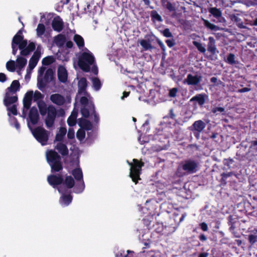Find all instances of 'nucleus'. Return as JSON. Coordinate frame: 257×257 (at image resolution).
Masks as SVG:
<instances>
[{
	"label": "nucleus",
	"mask_w": 257,
	"mask_h": 257,
	"mask_svg": "<svg viewBox=\"0 0 257 257\" xmlns=\"http://www.w3.org/2000/svg\"><path fill=\"white\" fill-rule=\"evenodd\" d=\"M127 162L131 167L129 176L131 178L132 181L137 184L139 181L141 179L140 175L142 174V168L145 164L142 160H139L137 159H134L131 163Z\"/></svg>",
	"instance_id": "1"
},
{
	"label": "nucleus",
	"mask_w": 257,
	"mask_h": 257,
	"mask_svg": "<svg viewBox=\"0 0 257 257\" xmlns=\"http://www.w3.org/2000/svg\"><path fill=\"white\" fill-rule=\"evenodd\" d=\"M94 60V57L91 53L84 52L78 57V65L82 70L88 72Z\"/></svg>",
	"instance_id": "2"
},
{
	"label": "nucleus",
	"mask_w": 257,
	"mask_h": 257,
	"mask_svg": "<svg viewBox=\"0 0 257 257\" xmlns=\"http://www.w3.org/2000/svg\"><path fill=\"white\" fill-rule=\"evenodd\" d=\"M36 140L42 146L47 145L49 140V132L42 126H38L32 131Z\"/></svg>",
	"instance_id": "3"
},
{
	"label": "nucleus",
	"mask_w": 257,
	"mask_h": 257,
	"mask_svg": "<svg viewBox=\"0 0 257 257\" xmlns=\"http://www.w3.org/2000/svg\"><path fill=\"white\" fill-rule=\"evenodd\" d=\"M18 47L20 50V55L23 56H27L35 50L36 44L30 41L28 44L27 40L23 38V40L21 42Z\"/></svg>",
	"instance_id": "4"
},
{
	"label": "nucleus",
	"mask_w": 257,
	"mask_h": 257,
	"mask_svg": "<svg viewBox=\"0 0 257 257\" xmlns=\"http://www.w3.org/2000/svg\"><path fill=\"white\" fill-rule=\"evenodd\" d=\"M46 114L45 123L47 127L50 128L54 125L57 116V111L54 105L50 104L48 105V110Z\"/></svg>",
	"instance_id": "5"
},
{
	"label": "nucleus",
	"mask_w": 257,
	"mask_h": 257,
	"mask_svg": "<svg viewBox=\"0 0 257 257\" xmlns=\"http://www.w3.org/2000/svg\"><path fill=\"white\" fill-rule=\"evenodd\" d=\"M58 191L62 194L59 199L60 204L63 207L68 206L72 202L73 199V196L71 194V191L63 189L62 187L58 188Z\"/></svg>",
	"instance_id": "6"
},
{
	"label": "nucleus",
	"mask_w": 257,
	"mask_h": 257,
	"mask_svg": "<svg viewBox=\"0 0 257 257\" xmlns=\"http://www.w3.org/2000/svg\"><path fill=\"white\" fill-rule=\"evenodd\" d=\"M198 163L192 160H187L184 161L182 166V169L185 171V174H193L197 171Z\"/></svg>",
	"instance_id": "7"
},
{
	"label": "nucleus",
	"mask_w": 257,
	"mask_h": 257,
	"mask_svg": "<svg viewBox=\"0 0 257 257\" xmlns=\"http://www.w3.org/2000/svg\"><path fill=\"white\" fill-rule=\"evenodd\" d=\"M155 85L154 89L150 90V101L153 105H155L161 102V93L160 92V85L157 84V82H154Z\"/></svg>",
	"instance_id": "8"
},
{
	"label": "nucleus",
	"mask_w": 257,
	"mask_h": 257,
	"mask_svg": "<svg viewBox=\"0 0 257 257\" xmlns=\"http://www.w3.org/2000/svg\"><path fill=\"white\" fill-rule=\"evenodd\" d=\"M202 80V76L200 74L196 73L195 75L188 74L186 79L184 80V83L189 85L198 86Z\"/></svg>",
	"instance_id": "9"
},
{
	"label": "nucleus",
	"mask_w": 257,
	"mask_h": 257,
	"mask_svg": "<svg viewBox=\"0 0 257 257\" xmlns=\"http://www.w3.org/2000/svg\"><path fill=\"white\" fill-rule=\"evenodd\" d=\"M47 181L50 185L53 188H59L58 186L62 184L63 182V177L62 175L51 174L47 177Z\"/></svg>",
	"instance_id": "10"
},
{
	"label": "nucleus",
	"mask_w": 257,
	"mask_h": 257,
	"mask_svg": "<svg viewBox=\"0 0 257 257\" xmlns=\"http://www.w3.org/2000/svg\"><path fill=\"white\" fill-rule=\"evenodd\" d=\"M41 50L39 49V46H38L29 62L28 67L30 70L33 69L36 67L41 57Z\"/></svg>",
	"instance_id": "11"
},
{
	"label": "nucleus",
	"mask_w": 257,
	"mask_h": 257,
	"mask_svg": "<svg viewBox=\"0 0 257 257\" xmlns=\"http://www.w3.org/2000/svg\"><path fill=\"white\" fill-rule=\"evenodd\" d=\"M46 159L49 164L61 161L60 156L54 150H50L46 153Z\"/></svg>",
	"instance_id": "12"
},
{
	"label": "nucleus",
	"mask_w": 257,
	"mask_h": 257,
	"mask_svg": "<svg viewBox=\"0 0 257 257\" xmlns=\"http://www.w3.org/2000/svg\"><path fill=\"white\" fill-rule=\"evenodd\" d=\"M208 12L210 13L217 20H212L215 23L223 22L224 20V18L222 17V12L221 10L215 7L210 8L208 9Z\"/></svg>",
	"instance_id": "13"
},
{
	"label": "nucleus",
	"mask_w": 257,
	"mask_h": 257,
	"mask_svg": "<svg viewBox=\"0 0 257 257\" xmlns=\"http://www.w3.org/2000/svg\"><path fill=\"white\" fill-rule=\"evenodd\" d=\"M52 27L54 31L60 32L64 28L62 19L59 16L55 17L52 21Z\"/></svg>",
	"instance_id": "14"
},
{
	"label": "nucleus",
	"mask_w": 257,
	"mask_h": 257,
	"mask_svg": "<svg viewBox=\"0 0 257 257\" xmlns=\"http://www.w3.org/2000/svg\"><path fill=\"white\" fill-rule=\"evenodd\" d=\"M29 118L33 125L38 123L39 119V115L36 107L33 106L31 108L29 113Z\"/></svg>",
	"instance_id": "15"
},
{
	"label": "nucleus",
	"mask_w": 257,
	"mask_h": 257,
	"mask_svg": "<svg viewBox=\"0 0 257 257\" xmlns=\"http://www.w3.org/2000/svg\"><path fill=\"white\" fill-rule=\"evenodd\" d=\"M57 76L60 82L62 83L67 82L68 79V73L64 66H59L57 71Z\"/></svg>",
	"instance_id": "16"
},
{
	"label": "nucleus",
	"mask_w": 257,
	"mask_h": 257,
	"mask_svg": "<svg viewBox=\"0 0 257 257\" xmlns=\"http://www.w3.org/2000/svg\"><path fill=\"white\" fill-rule=\"evenodd\" d=\"M151 241L148 239L144 242L145 247H143V250L139 253L140 257H156V252L153 250L147 251L145 250L147 247H149Z\"/></svg>",
	"instance_id": "17"
},
{
	"label": "nucleus",
	"mask_w": 257,
	"mask_h": 257,
	"mask_svg": "<svg viewBox=\"0 0 257 257\" xmlns=\"http://www.w3.org/2000/svg\"><path fill=\"white\" fill-rule=\"evenodd\" d=\"M50 99L53 103L58 106L63 105L65 102L64 97L59 93H55L51 95Z\"/></svg>",
	"instance_id": "18"
},
{
	"label": "nucleus",
	"mask_w": 257,
	"mask_h": 257,
	"mask_svg": "<svg viewBox=\"0 0 257 257\" xmlns=\"http://www.w3.org/2000/svg\"><path fill=\"white\" fill-rule=\"evenodd\" d=\"M87 81L85 77H81L78 82V93L79 94H87Z\"/></svg>",
	"instance_id": "19"
},
{
	"label": "nucleus",
	"mask_w": 257,
	"mask_h": 257,
	"mask_svg": "<svg viewBox=\"0 0 257 257\" xmlns=\"http://www.w3.org/2000/svg\"><path fill=\"white\" fill-rule=\"evenodd\" d=\"M206 126V124L201 120L195 121L192 125L193 127L192 131L197 132V134L195 135L196 137L199 136V133H201Z\"/></svg>",
	"instance_id": "20"
},
{
	"label": "nucleus",
	"mask_w": 257,
	"mask_h": 257,
	"mask_svg": "<svg viewBox=\"0 0 257 257\" xmlns=\"http://www.w3.org/2000/svg\"><path fill=\"white\" fill-rule=\"evenodd\" d=\"M33 91H29L25 95L23 98V107L26 109H29L31 105L33 99Z\"/></svg>",
	"instance_id": "21"
},
{
	"label": "nucleus",
	"mask_w": 257,
	"mask_h": 257,
	"mask_svg": "<svg viewBox=\"0 0 257 257\" xmlns=\"http://www.w3.org/2000/svg\"><path fill=\"white\" fill-rule=\"evenodd\" d=\"M215 44L216 42L214 38L212 37H209L208 38L207 50L213 55L219 53Z\"/></svg>",
	"instance_id": "22"
},
{
	"label": "nucleus",
	"mask_w": 257,
	"mask_h": 257,
	"mask_svg": "<svg viewBox=\"0 0 257 257\" xmlns=\"http://www.w3.org/2000/svg\"><path fill=\"white\" fill-rule=\"evenodd\" d=\"M162 5L170 12H173L172 17L176 16L175 4L172 3L171 0H162Z\"/></svg>",
	"instance_id": "23"
},
{
	"label": "nucleus",
	"mask_w": 257,
	"mask_h": 257,
	"mask_svg": "<svg viewBox=\"0 0 257 257\" xmlns=\"http://www.w3.org/2000/svg\"><path fill=\"white\" fill-rule=\"evenodd\" d=\"M18 96L17 95L10 96L9 92H6L4 99V103L7 107L9 106L11 104L16 102L18 101Z\"/></svg>",
	"instance_id": "24"
},
{
	"label": "nucleus",
	"mask_w": 257,
	"mask_h": 257,
	"mask_svg": "<svg viewBox=\"0 0 257 257\" xmlns=\"http://www.w3.org/2000/svg\"><path fill=\"white\" fill-rule=\"evenodd\" d=\"M86 118H80L78 119V125L81 128L86 131H90L92 129V124L91 122L85 119Z\"/></svg>",
	"instance_id": "25"
},
{
	"label": "nucleus",
	"mask_w": 257,
	"mask_h": 257,
	"mask_svg": "<svg viewBox=\"0 0 257 257\" xmlns=\"http://www.w3.org/2000/svg\"><path fill=\"white\" fill-rule=\"evenodd\" d=\"M62 184L65 187L63 189L68 191V189L73 188L75 186V181L71 176H66L65 179H63Z\"/></svg>",
	"instance_id": "26"
},
{
	"label": "nucleus",
	"mask_w": 257,
	"mask_h": 257,
	"mask_svg": "<svg viewBox=\"0 0 257 257\" xmlns=\"http://www.w3.org/2000/svg\"><path fill=\"white\" fill-rule=\"evenodd\" d=\"M150 35H147L145 37V39L140 40V44L141 46L145 50H148L152 48L151 41H150L149 37H151Z\"/></svg>",
	"instance_id": "27"
},
{
	"label": "nucleus",
	"mask_w": 257,
	"mask_h": 257,
	"mask_svg": "<svg viewBox=\"0 0 257 257\" xmlns=\"http://www.w3.org/2000/svg\"><path fill=\"white\" fill-rule=\"evenodd\" d=\"M56 149L63 156H66L69 154V150L67 146L62 143H58L56 147Z\"/></svg>",
	"instance_id": "28"
},
{
	"label": "nucleus",
	"mask_w": 257,
	"mask_h": 257,
	"mask_svg": "<svg viewBox=\"0 0 257 257\" xmlns=\"http://www.w3.org/2000/svg\"><path fill=\"white\" fill-rule=\"evenodd\" d=\"M205 94H199L191 98L190 101H196L200 106H202L205 102Z\"/></svg>",
	"instance_id": "29"
},
{
	"label": "nucleus",
	"mask_w": 257,
	"mask_h": 257,
	"mask_svg": "<svg viewBox=\"0 0 257 257\" xmlns=\"http://www.w3.org/2000/svg\"><path fill=\"white\" fill-rule=\"evenodd\" d=\"M37 105L41 115H45L48 110V106H47L46 103L43 100L39 101L37 102Z\"/></svg>",
	"instance_id": "30"
},
{
	"label": "nucleus",
	"mask_w": 257,
	"mask_h": 257,
	"mask_svg": "<svg viewBox=\"0 0 257 257\" xmlns=\"http://www.w3.org/2000/svg\"><path fill=\"white\" fill-rule=\"evenodd\" d=\"M20 87V84L19 81L18 80H15L12 82L10 86L7 88L6 92L15 93L19 89Z\"/></svg>",
	"instance_id": "31"
},
{
	"label": "nucleus",
	"mask_w": 257,
	"mask_h": 257,
	"mask_svg": "<svg viewBox=\"0 0 257 257\" xmlns=\"http://www.w3.org/2000/svg\"><path fill=\"white\" fill-rule=\"evenodd\" d=\"M71 174L74 176L77 182L83 180V173L81 168H77L74 169L72 171Z\"/></svg>",
	"instance_id": "32"
},
{
	"label": "nucleus",
	"mask_w": 257,
	"mask_h": 257,
	"mask_svg": "<svg viewBox=\"0 0 257 257\" xmlns=\"http://www.w3.org/2000/svg\"><path fill=\"white\" fill-rule=\"evenodd\" d=\"M51 167V171L52 173L58 172L62 170L63 166L61 163V161H59L57 162H54L49 164Z\"/></svg>",
	"instance_id": "33"
},
{
	"label": "nucleus",
	"mask_w": 257,
	"mask_h": 257,
	"mask_svg": "<svg viewBox=\"0 0 257 257\" xmlns=\"http://www.w3.org/2000/svg\"><path fill=\"white\" fill-rule=\"evenodd\" d=\"M85 188V184L83 180L77 182L76 185L74 187L73 192L75 193H82Z\"/></svg>",
	"instance_id": "34"
},
{
	"label": "nucleus",
	"mask_w": 257,
	"mask_h": 257,
	"mask_svg": "<svg viewBox=\"0 0 257 257\" xmlns=\"http://www.w3.org/2000/svg\"><path fill=\"white\" fill-rule=\"evenodd\" d=\"M55 43L60 46H63L66 41V38L63 34H58L54 38Z\"/></svg>",
	"instance_id": "35"
},
{
	"label": "nucleus",
	"mask_w": 257,
	"mask_h": 257,
	"mask_svg": "<svg viewBox=\"0 0 257 257\" xmlns=\"http://www.w3.org/2000/svg\"><path fill=\"white\" fill-rule=\"evenodd\" d=\"M54 71L51 68H48L45 74L44 78L45 82H50L54 79Z\"/></svg>",
	"instance_id": "36"
},
{
	"label": "nucleus",
	"mask_w": 257,
	"mask_h": 257,
	"mask_svg": "<svg viewBox=\"0 0 257 257\" xmlns=\"http://www.w3.org/2000/svg\"><path fill=\"white\" fill-rule=\"evenodd\" d=\"M22 56H18L17 59L16 60L17 66L18 67L20 70H21L26 66L27 62V59Z\"/></svg>",
	"instance_id": "37"
},
{
	"label": "nucleus",
	"mask_w": 257,
	"mask_h": 257,
	"mask_svg": "<svg viewBox=\"0 0 257 257\" xmlns=\"http://www.w3.org/2000/svg\"><path fill=\"white\" fill-rule=\"evenodd\" d=\"M73 40L79 48H82L84 46V40L82 36L78 34L74 35L73 37Z\"/></svg>",
	"instance_id": "38"
},
{
	"label": "nucleus",
	"mask_w": 257,
	"mask_h": 257,
	"mask_svg": "<svg viewBox=\"0 0 257 257\" xmlns=\"http://www.w3.org/2000/svg\"><path fill=\"white\" fill-rule=\"evenodd\" d=\"M66 132L67 130L65 127H60L59 133L56 135L55 141L57 142L62 141L65 136Z\"/></svg>",
	"instance_id": "39"
},
{
	"label": "nucleus",
	"mask_w": 257,
	"mask_h": 257,
	"mask_svg": "<svg viewBox=\"0 0 257 257\" xmlns=\"http://www.w3.org/2000/svg\"><path fill=\"white\" fill-rule=\"evenodd\" d=\"M249 242L251 244H253L257 242V230L253 229L250 232V234L248 237Z\"/></svg>",
	"instance_id": "40"
},
{
	"label": "nucleus",
	"mask_w": 257,
	"mask_h": 257,
	"mask_svg": "<svg viewBox=\"0 0 257 257\" xmlns=\"http://www.w3.org/2000/svg\"><path fill=\"white\" fill-rule=\"evenodd\" d=\"M89 107L90 110L91 111L92 115H93L94 116V122L98 123L99 120V115L96 113V112L95 111V106L93 102H91V103L89 105Z\"/></svg>",
	"instance_id": "41"
},
{
	"label": "nucleus",
	"mask_w": 257,
	"mask_h": 257,
	"mask_svg": "<svg viewBox=\"0 0 257 257\" xmlns=\"http://www.w3.org/2000/svg\"><path fill=\"white\" fill-rule=\"evenodd\" d=\"M55 61L53 56H48L44 58L42 60V63L43 65L48 66L52 64Z\"/></svg>",
	"instance_id": "42"
},
{
	"label": "nucleus",
	"mask_w": 257,
	"mask_h": 257,
	"mask_svg": "<svg viewBox=\"0 0 257 257\" xmlns=\"http://www.w3.org/2000/svg\"><path fill=\"white\" fill-rule=\"evenodd\" d=\"M204 26L212 31H217L219 30V27L210 23L208 20L203 19Z\"/></svg>",
	"instance_id": "43"
},
{
	"label": "nucleus",
	"mask_w": 257,
	"mask_h": 257,
	"mask_svg": "<svg viewBox=\"0 0 257 257\" xmlns=\"http://www.w3.org/2000/svg\"><path fill=\"white\" fill-rule=\"evenodd\" d=\"M90 110L89 107L87 106H82L80 109V112L81 115L84 118H88L90 115Z\"/></svg>",
	"instance_id": "44"
},
{
	"label": "nucleus",
	"mask_w": 257,
	"mask_h": 257,
	"mask_svg": "<svg viewBox=\"0 0 257 257\" xmlns=\"http://www.w3.org/2000/svg\"><path fill=\"white\" fill-rule=\"evenodd\" d=\"M92 84L94 89L96 91L99 90L101 87L100 80L97 77H94L92 79Z\"/></svg>",
	"instance_id": "45"
},
{
	"label": "nucleus",
	"mask_w": 257,
	"mask_h": 257,
	"mask_svg": "<svg viewBox=\"0 0 257 257\" xmlns=\"http://www.w3.org/2000/svg\"><path fill=\"white\" fill-rule=\"evenodd\" d=\"M16 64L14 60H10L7 62L6 68L10 72H14L16 70Z\"/></svg>",
	"instance_id": "46"
},
{
	"label": "nucleus",
	"mask_w": 257,
	"mask_h": 257,
	"mask_svg": "<svg viewBox=\"0 0 257 257\" xmlns=\"http://www.w3.org/2000/svg\"><path fill=\"white\" fill-rule=\"evenodd\" d=\"M150 16L153 22H155L156 21H161V16L158 14L156 11L153 10L151 11Z\"/></svg>",
	"instance_id": "47"
},
{
	"label": "nucleus",
	"mask_w": 257,
	"mask_h": 257,
	"mask_svg": "<svg viewBox=\"0 0 257 257\" xmlns=\"http://www.w3.org/2000/svg\"><path fill=\"white\" fill-rule=\"evenodd\" d=\"M45 27L43 24H39L37 28V34L38 36H41L44 34L45 32Z\"/></svg>",
	"instance_id": "48"
},
{
	"label": "nucleus",
	"mask_w": 257,
	"mask_h": 257,
	"mask_svg": "<svg viewBox=\"0 0 257 257\" xmlns=\"http://www.w3.org/2000/svg\"><path fill=\"white\" fill-rule=\"evenodd\" d=\"M44 95L39 91L36 90L35 93H33V98L34 101H41L42 99L43 98Z\"/></svg>",
	"instance_id": "49"
},
{
	"label": "nucleus",
	"mask_w": 257,
	"mask_h": 257,
	"mask_svg": "<svg viewBox=\"0 0 257 257\" xmlns=\"http://www.w3.org/2000/svg\"><path fill=\"white\" fill-rule=\"evenodd\" d=\"M192 43L200 52L204 53L206 52V49L203 46L201 43L195 41H193Z\"/></svg>",
	"instance_id": "50"
},
{
	"label": "nucleus",
	"mask_w": 257,
	"mask_h": 257,
	"mask_svg": "<svg viewBox=\"0 0 257 257\" xmlns=\"http://www.w3.org/2000/svg\"><path fill=\"white\" fill-rule=\"evenodd\" d=\"M7 110L9 111L8 113L9 116H11V113H12L14 115L18 114V110L15 104H13L11 107H7Z\"/></svg>",
	"instance_id": "51"
},
{
	"label": "nucleus",
	"mask_w": 257,
	"mask_h": 257,
	"mask_svg": "<svg viewBox=\"0 0 257 257\" xmlns=\"http://www.w3.org/2000/svg\"><path fill=\"white\" fill-rule=\"evenodd\" d=\"M85 130L79 128L76 133V137L77 139L80 141L83 140L85 137Z\"/></svg>",
	"instance_id": "52"
},
{
	"label": "nucleus",
	"mask_w": 257,
	"mask_h": 257,
	"mask_svg": "<svg viewBox=\"0 0 257 257\" xmlns=\"http://www.w3.org/2000/svg\"><path fill=\"white\" fill-rule=\"evenodd\" d=\"M226 62L231 65L236 64L237 62L235 60V55L232 53H230L227 56Z\"/></svg>",
	"instance_id": "53"
},
{
	"label": "nucleus",
	"mask_w": 257,
	"mask_h": 257,
	"mask_svg": "<svg viewBox=\"0 0 257 257\" xmlns=\"http://www.w3.org/2000/svg\"><path fill=\"white\" fill-rule=\"evenodd\" d=\"M23 38H24V36L15 35L13 38L12 43L18 45L19 46L21 42L23 40Z\"/></svg>",
	"instance_id": "54"
},
{
	"label": "nucleus",
	"mask_w": 257,
	"mask_h": 257,
	"mask_svg": "<svg viewBox=\"0 0 257 257\" xmlns=\"http://www.w3.org/2000/svg\"><path fill=\"white\" fill-rule=\"evenodd\" d=\"M232 216L229 215L228 217V224L230 226L229 230L231 232H233L235 229L234 222L233 221Z\"/></svg>",
	"instance_id": "55"
},
{
	"label": "nucleus",
	"mask_w": 257,
	"mask_h": 257,
	"mask_svg": "<svg viewBox=\"0 0 257 257\" xmlns=\"http://www.w3.org/2000/svg\"><path fill=\"white\" fill-rule=\"evenodd\" d=\"M76 119L71 116H69L67 119V123L70 126H73L76 123Z\"/></svg>",
	"instance_id": "56"
},
{
	"label": "nucleus",
	"mask_w": 257,
	"mask_h": 257,
	"mask_svg": "<svg viewBox=\"0 0 257 257\" xmlns=\"http://www.w3.org/2000/svg\"><path fill=\"white\" fill-rule=\"evenodd\" d=\"M80 102L82 106H87L88 107L89 105L91 103H89L88 99L85 96L81 97L80 100Z\"/></svg>",
	"instance_id": "57"
},
{
	"label": "nucleus",
	"mask_w": 257,
	"mask_h": 257,
	"mask_svg": "<svg viewBox=\"0 0 257 257\" xmlns=\"http://www.w3.org/2000/svg\"><path fill=\"white\" fill-rule=\"evenodd\" d=\"M178 91V89L177 88L175 87V88L170 89L169 90V92L168 95L170 97H175L176 96V94Z\"/></svg>",
	"instance_id": "58"
},
{
	"label": "nucleus",
	"mask_w": 257,
	"mask_h": 257,
	"mask_svg": "<svg viewBox=\"0 0 257 257\" xmlns=\"http://www.w3.org/2000/svg\"><path fill=\"white\" fill-rule=\"evenodd\" d=\"M163 35L167 38H173V35L170 32L169 29L166 28L163 32H162Z\"/></svg>",
	"instance_id": "59"
},
{
	"label": "nucleus",
	"mask_w": 257,
	"mask_h": 257,
	"mask_svg": "<svg viewBox=\"0 0 257 257\" xmlns=\"http://www.w3.org/2000/svg\"><path fill=\"white\" fill-rule=\"evenodd\" d=\"M166 40V43L169 47H172L175 45V42L173 38Z\"/></svg>",
	"instance_id": "60"
},
{
	"label": "nucleus",
	"mask_w": 257,
	"mask_h": 257,
	"mask_svg": "<svg viewBox=\"0 0 257 257\" xmlns=\"http://www.w3.org/2000/svg\"><path fill=\"white\" fill-rule=\"evenodd\" d=\"M238 14H237V15H232L231 17V20L236 23V24L238 23H240V21H241V19H240L239 17H238Z\"/></svg>",
	"instance_id": "61"
},
{
	"label": "nucleus",
	"mask_w": 257,
	"mask_h": 257,
	"mask_svg": "<svg viewBox=\"0 0 257 257\" xmlns=\"http://www.w3.org/2000/svg\"><path fill=\"white\" fill-rule=\"evenodd\" d=\"M47 83L48 82H45L44 78L43 79H41V80H38L39 89H41L43 88H45L46 86V83Z\"/></svg>",
	"instance_id": "62"
},
{
	"label": "nucleus",
	"mask_w": 257,
	"mask_h": 257,
	"mask_svg": "<svg viewBox=\"0 0 257 257\" xmlns=\"http://www.w3.org/2000/svg\"><path fill=\"white\" fill-rule=\"evenodd\" d=\"M128 255L127 252H125L124 250H120L116 254L117 257H128Z\"/></svg>",
	"instance_id": "63"
},
{
	"label": "nucleus",
	"mask_w": 257,
	"mask_h": 257,
	"mask_svg": "<svg viewBox=\"0 0 257 257\" xmlns=\"http://www.w3.org/2000/svg\"><path fill=\"white\" fill-rule=\"evenodd\" d=\"M17 46L18 45L12 43V54L14 55H16L17 54L18 49L19 48Z\"/></svg>",
	"instance_id": "64"
}]
</instances>
